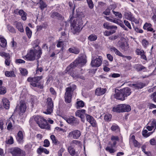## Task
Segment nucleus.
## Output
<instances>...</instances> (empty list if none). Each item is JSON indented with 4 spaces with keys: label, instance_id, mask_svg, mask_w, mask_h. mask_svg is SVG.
I'll use <instances>...</instances> for the list:
<instances>
[{
    "label": "nucleus",
    "instance_id": "obj_62",
    "mask_svg": "<svg viewBox=\"0 0 156 156\" xmlns=\"http://www.w3.org/2000/svg\"><path fill=\"white\" fill-rule=\"evenodd\" d=\"M124 23L125 25L129 29H132V27L131 26L130 23L127 20H124Z\"/></svg>",
    "mask_w": 156,
    "mask_h": 156
},
{
    "label": "nucleus",
    "instance_id": "obj_11",
    "mask_svg": "<svg viewBox=\"0 0 156 156\" xmlns=\"http://www.w3.org/2000/svg\"><path fill=\"white\" fill-rule=\"evenodd\" d=\"M64 119L69 124L74 126L78 125L80 122L79 120L73 116L65 117Z\"/></svg>",
    "mask_w": 156,
    "mask_h": 156
},
{
    "label": "nucleus",
    "instance_id": "obj_48",
    "mask_svg": "<svg viewBox=\"0 0 156 156\" xmlns=\"http://www.w3.org/2000/svg\"><path fill=\"white\" fill-rule=\"evenodd\" d=\"M113 147L111 146H108L106 148L105 150L108 151L110 153L112 154L114 153L115 151L113 149Z\"/></svg>",
    "mask_w": 156,
    "mask_h": 156
},
{
    "label": "nucleus",
    "instance_id": "obj_32",
    "mask_svg": "<svg viewBox=\"0 0 156 156\" xmlns=\"http://www.w3.org/2000/svg\"><path fill=\"white\" fill-rule=\"evenodd\" d=\"M135 68L137 71H139L143 70L144 71H146V69L145 67L140 64H137L135 65Z\"/></svg>",
    "mask_w": 156,
    "mask_h": 156
},
{
    "label": "nucleus",
    "instance_id": "obj_27",
    "mask_svg": "<svg viewBox=\"0 0 156 156\" xmlns=\"http://www.w3.org/2000/svg\"><path fill=\"white\" fill-rule=\"evenodd\" d=\"M145 85L141 82L137 83L135 84H132V87L136 89H141L143 88Z\"/></svg>",
    "mask_w": 156,
    "mask_h": 156
},
{
    "label": "nucleus",
    "instance_id": "obj_19",
    "mask_svg": "<svg viewBox=\"0 0 156 156\" xmlns=\"http://www.w3.org/2000/svg\"><path fill=\"white\" fill-rule=\"evenodd\" d=\"M27 106L25 101L23 100H21L20 102V113H24L26 109Z\"/></svg>",
    "mask_w": 156,
    "mask_h": 156
},
{
    "label": "nucleus",
    "instance_id": "obj_39",
    "mask_svg": "<svg viewBox=\"0 0 156 156\" xmlns=\"http://www.w3.org/2000/svg\"><path fill=\"white\" fill-rule=\"evenodd\" d=\"M39 3L40 4L39 7L41 10H43L47 7V5L43 1H39Z\"/></svg>",
    "mask_w": 156,
    "mask_h": 156
},
{
    "label": "nucleus",
    "instance_id": "obj_59",
    "mask_svg": "<svg viewBox=\"0 0 156 156\" xmlns=\"http://www.w3.org/2000/svg\"><path fill=\"white\" fill-rule=\"evenodd\" d=\"M20 72L23 76H25L27 75L28 73V72L27 70L25 69H22L20 70Z\"/></svg>",
    "mask_w": 156,
    "mask_h": 156
},
{
    "label": "nucleus",
    "instance_id": "obj_64",
    "mask_svg": "<svg viewBox=\"0 0 156 156\" xmlns=\"http://www.w3.org/2000/svg\"><path fill=\"white\" fill-rule=\"evenodd\" d=\"M107 57L108 59L110 61H112L113 60V56L110 54H107Z\"/></svg>",
    "mask_w": 156,
    "mask_h": 156
},
{
    "label": "nucleus",
    "instance_id": "obj_47",
    "mask_svg": "<svg viewBox=\"0 0 156 156\" xmlns=\"http://www.w3.org/2000/svg\"><path fill=\"white\" fill-rule=\"evenodd\" d=\"M26 31L27 35L28 36V38H30L31 37L32 34V31H31L30 29L28 27H26Z\"/></svg>",
    "mask_w": 156,
    "mask_h": 156
},
{
    "label": "nucleus",
    "instance_id": "obj_46",
    "mask_svg": "<svg viewBox=\"0 0 156 156\" xmlns=\"http://www.w3.org/2000/svg\"><path fill=\"white\" fill-rule=\"evenodd\" d=\"M124 16L126 19L129 20H131L132 18L133 17L130 12L128 13L127 12H125Z\"/></svg>",
    "mask_w": 156,
    "mask_h": 156
},
{
    "label": "nucleus",
    "instance_id": "obj_45",
    "mask_svg": "<svg viewBox=\"0 0 156 156\" xmlns=\"http://www.w3.org/2000/svg\"><path fill=\"white\" fill-rule=\"evenodd\" d=\"M37 152L38 153H40L41 152H44L45 153L48 154L49 153V151L46 148H39L37 150Z\"/></svg>",
    "mask_w": 156,
    "mask_h": 156
},
{
    "label": "nucleus",
    "instance_id": "obj_26",
    "mask_svg": "<svg viewBox=\"0 0 156 156\" xmlns=\"http://www.w3.org/2000/svg\"><path fill=\"white\" fill-rule=\"evenodd\" d=\"M122 112H129L131 110V107L128 105L121 104Z\"/></svg>",
    "mask_w": 156,
    "mask_h": 156
},
{
    "label": "nucleus",
    "instance_id": "obj_21",
    "mask_svg": "<svg viewBox=\"0 0 156 156\" xmlns=\"http://www.w3.org/2000/svg\"><path fill=\"white\" fill-rule=\"evenodd\" d=\"M13 25L16 26V28L21 33L24 32V29L22 23L21 22H14Z\"/></svg>",
    "mask_w": 156,
    "mask_h": 156
},
{
    "label": "nucleus",
    "instance_id": "obj_16",
    "mask_svg": "<svg viewBox=\"0 0 156 156\" xmlns=\"http://www.w3.org/2000/svg\"><path fill=\"white\" fill-rule=\"evenodd\" d=\"M74 8H73V12L72 14V16L71 17H72L73 18H78V21H79V20H81L82 21V18H84L85 17V15L84 14V13L82 12H77V17H75L74 16Z\"/></svg>",
    "mask_w": 156,
    "mask_h": 156
},
{
    "label": "nucleus",
    "instance_id": "obj_23",
    "mask_svg": "<svg viewBox=\"0 0 156 156\" xmlns=\"http://www.w3.org/2000/svg\"><path fill=\"white\" fill-rule=\"evenodd\" d=\"M23 132L21 131H19L17 133L16 139L19 143H21L23 141Z\"/></svg>",
    "mask_w": 156,
    "mask_h": 156
},
{
    "label": "nucleus",
    "instance_id": "obj_50",
    "mask_svg": "<svg viewBox=\"0 0 156 156\" xmlns=\"http://www.w3.org/2000/svg\"><path fill=\"white\" fill-rule=\"evenodd\" d=\"M8 30L11 32L16 33V31L15 28L12 26L8 25L7 26Z\"/></svg>",
    "mask_w": 156,
    "mask_h": 156
},
{
    "label": "nucleus",
    "instance_id": "obj_58",
    "mask_svg": "<svg viewBox=\"0 0 156 156\" xmlns=\"http://www.w3.org/2000/svg\"><path fill=\"white\" fill-rule=\"evenodd\" d=\"M44 144L43 146L45 147H48L50 145V143L49 140L47 139L44 140Z\"/></svg>",
    "mask_w": 156,
    "mask_h": 156
},
{
    "label": "nucleus",
    "instance_id": "obj_38",
    "mask_svg": "<svg viewBox=\"0 0 156 156\" xmlns=\"http://www.w3.org/2000/svg\"><path fill=\"white\" fill-rule=\"evenodd\" d=\"M97 39L96 35L94 34H91L88 37V40L90 41H94Z\"/></svg>",
    "mask_w": 156,
    "mask_h": 156
},
{
    "label": "nucleus",
    "instance_id": "obj_51",
    "mask_svg": "<svg viewBox=\"0 0 156 156\" xmlns=\"http://www.w3.org/2000/svg\"><path fill=\"white\" fill-rule=\"evenodd\" d=\"M70 53H72L76 54H78L79 52V51L76 49L75 48H70L68 49Z\"/></svg>",
    "mask_w": 156,
    "mask_h": 156
},
{
    "label": "nucleus",
    "instance_id": "obj_13",
    "mask_svg": "<svg viewBox=\"0 0 156 156\" xmlns=\"http://www.w3.org/2000/svg\"><path fill=\"white\" fill-rule=\"evenodd\" d=\"M115 94L114 95V97L115 98L119 100L123 101L125 99L123 93L121 91V90H119L115 89Z\"/></svg>",
    "mask_w": 156,
    "mask_h": 156
},
{
    "label": "nucleus",
    "instance_id": "obj_30",
    "mask_svg": "<svg viewBox=\"0 0 156 156\" xmlns=\"http://www.w3.org/2000/svg\"><path fill=\"white\" fill-rule=\"evenodd\" d=\"M18 14L21 16V18L23 20H25L27 19V14L23 10L20 9L18 11Z\"/></svg>",
    "mask_w": 156,
    "mask_h": 156
},
{
    "label": "nucleus",
    "instance_id": "obj_15",
    "mask_svg": "<svg viewBox=\"0 0 156 156\" xmlns=\"http://www.w3.org/2000/svg\"><path fill=\"white\" fill-rule=\"evenodd\" d=\"M111 140V141L109 142L108 144L112 147H115L117 142L119 140V138L117 136H112Z\"/></svg>",
    "mask_w": 156,
    "mask_h": 156
},
{
    "label": "nucleus",
    "instance_id": "obj_28",
    "mask_svg": "<svg viewBox=\"0 0 156 156\" xmlns=\"http://www.w3.org/2000/svg\"><path fill=\"white\" fill-rule=\"evenodd\" d=\"M78 65L77 63L75 62V61L72 63L70 65L68 66L66 69V70L67 71H73V69L77 66V65Z\"/></svg>",
    "mask_w": 156,
    "mask_h": 156
},
{
    "label": "nucleus",
    "instance_id": "obj_22",
    "mask_svg": "<svg viewBox=\"0 0 156 156\" xmlns=\"http://www.w3.org/2000/svg\"><path fill=\"white\" fill-rule=\"evenodd\" d=\"M86 62V59L82 56L78 58L75 61V63L78 64H80L81 65H84Z\"/></svg>",
    "mask_w": 156,
    "mask_h": 156
},
{
    "label": "nucleus",
    "instance_id": "obj_3",
    "mask_svg": "<svg viewBox=\"0 0 156 156\" xmlns=\"http://www.w3.org/2000/svg\"><path fill=\"white\" fill-rule=\"evenodd\" d=\"M76 88V86L74 84H70L69 87L66 89V92L65 94V100L66 103H70L71 101L72 95L74 91Z\"/></svg>",
    "mask_w": 156,
    "mask_h": 156
},
{
    "label": "nucleus",
    "instance_id": "obj_10",
    "mask_svg": "<svg viewBox=\"0 0 156 156\" xmlns=\"http://www.w3.org/2000/svg\"><path fill=\"white\" fill-rule=\"evenodd\" d=\"M80 71H81V70L76 69L74 71L73 70V71H67V73L74 78L83 79L84 77L81 75L82 73L80 72Z\"/></svg>",
    "mask_w": 156,
    "mask_h": 156
},
{
    "label": "nucleus",
    "instance_id": "obj_24",
    "mask_svg": "<svg viewBox=\"0 0 156 156\" xmlns=\"http://www.w3.org/2000/svg\"><path fill=\"white\" fill-rule=\"evenodd\" d=\"M2 101L4 108L6 109H9V108L10 102L8 99L4 98L2 99Z\"/></svg>",
    "mask_w": 156,
    "mask_h": 156
},
{
    "label": "nucleus",
    "instance_id": "obj_7",
    "mask_svg": "<svg viewBox=\"0 0 156 156\" xmlns=\"http://www.w3.org/2000/svg\"><path fill=\"white\" fill-rule=\"evenodd\" d=\"M46 104L47 109L44 113L47 114H50L52 112L53 109V101L51 98H47Z\"/></svg>",
    "mask_w": 156,
    "mask_h": 156
},
{
    "label": "nucleus",
    "instance_id": "obj_9",
    "mask_svg": "<svg viewBox=\"0 0 156 156\" xmlns=\"http://www.w3.org/2000/svg\"><path fill=\"white\" fill-rule=\"evenodd\" d=\"M102 58L101 56H99L97 58L93 57L91 63L92 66L94 67L100 66L102 64Z\"/></svg>",
    "mask_w": 156,
    "mask_h": 156
},
{
    "label": "nucleus",
    "instance_id": "obj_42",
    "mask_svg": "<svg viewBox=\"0 0 156 156\" xmlns=\"http://www.w3.org/2000/svg\"><path fill=\"white\" fill-rule=\"evenodd\" d=\"M105 18L108 21L111 22H113L117 24H119V22L117 20L115 19H112L110 17L105 16Z\"/></svg>",
    "mask_w": 156,
    "mask_h": 156
},
{
    "label": "nucleus",
    "instance_id": "obj_56",
    "mask_svg": "<svg viewBox=\"0 0 156 156\" xmlns=\"http://www.w3.org/2000/svg\"><path fill=\"white\" fill-rule=\"evenodd\" d=\"M111 10V9L108 6L105 10L103 12V13L106 15H109L110 13Z\"/></svg>",
    "mask_w": 156,
    "mask_h": 156
},
{
    "label": "nucleus",
    "instance_id": "obj_54",
    "mask_svg": "<svg viewBox=\"0 0 156 156\" xmlns=\"http://www.w3.org/2000/svg\"><path fill=\"white\" fill-rule=\"evenodd\" d=\"M87 3L89 8L90 9H92L94 7V4L92 0H87Z\"/></svg>",
    "mask_w": 156,
    "mask_h": 156
},
{
    "label": "nucleus",
    "instance_id": "obj_41",
    "mask_svg": "<svg viewBox=\"0 0 156 156\" xmlns=\"http://www.w3.org/2000/svg\"><path fill=\"white\" fill-rule=\"evenodd\" d=\"M84 106V103L82 101H78L76 102V108L77 109L83 107Z\"/></svg>",
    "mask_w": 156,
    "mask_h": 156
},
{
    "label": "nucleus",
    "instance_id": "obj_29",
    "mask_svg": "<svg viewBox=\"0 0 156 156\" xmlns=\"http://www.w3.org/2000/svg\"><path fill=\"white\" fill-rule=\"evenodd\" d=\"M111 51H113L115 54L119 56L124 58L125 55H123L117 49L114 47H112L110 49Z\"/></svg>",
    "mask_w": 156,
    "mask_h": 156
},
{
    "label": "nucleus",
    "instance_id": "obj_36",
    "mask_svg": "<svg viewBox=\"0 0 156 156\" xmlns=\"http://www.w3.org/2000/svg\"><path fill=\"white\" fill-rule=\"evenodd\" d=\"M68 151L70 155L71 156H74L76 154L75 149L71 146L68 147Z\"/></svg>",
    "mask_w": 156,
    "mask_h": 156
},
{
    "label": "nucleus",
    "instance_id": "obj_55",
    "mask_svg": "<svg viewBox=\"0 0 156 156\" xmlns=\"http://www.w3.org/2000/svg\"><path fill=\"white\" fill-rule=\"evenodd\" d=\"M112 12L116 16L120 18H121L122 17V15L121 13L119 12H115L113 10L112 11Z\"/></svg>",
    "mask_w": 156,
    "mask_h": 156
},
{
    "label": "nucleus",
    "instance_id": "obj_18",
    "mask_svg": "<svg viewBox=\"0 0 156 156\" xmlns=\"http://www.w3.org/2000/svg\"><path fill=\"white\" fill-rule=\"evenodd\" d=\"M121 90L125 98L129 96L131 93L130 89L128 87L121 89Z\"/></svg>",
    "mask_w": 156,
    "mask_h": 156
},
{
    "label": "nucleus",
    "instance_id": "obj_34",
    "mask_svg": "<svg viewBox=\"0 0 156 156\" xmlns=\"http://www.w3.org/2000/svg\"><path fill=\"white\" fill-rule=\"evenodd\" d=\"M52 18H55L58 19H60L62 18V16L59 13L54 12H53L51 16Z\"/></svg>",
    "mask_w": 156,
    "mask_h": 156
},
{
    "label": "nucleus",
    "instance_id": "obj_25",
    "mask_svg": "<svg viewBox=\"0 0 156 156\" xmlns=\"http://www.w3.org/2000/svg\"><path fill=\"white\" fill-rule=\"evenodd\" d=\"M151 27V23H146L143 26V28L144 30H147L148 31L154 32L155 31Z\"/></svg>",
    "mask_w": 156,
    "mask_h": 156
},
{
    "label": "nucleus",
    "instance_id": "obj_33",
    "mask_svg": "<svg viewBox=\"0 0 156 156\" xmlns=\"http://www.w3.org/2000/svg\"><path fill=\"white\" fill-rule=\"evenodd\" d=\"M7 44L6 40L0 35V45L2 47H5Z\"/></svg>",
    "mask_w": 156,
    "mask_h": 156
},
{
    "label": "nucleus",
    "instance_id": "obj_61",
    "mask_svg": "<svg viewBox=\"0 0 156 156\" xmlns=\"http://www.w3.org/2000/svg\"><path fill=\"white\" fill-rule=\"evenodd\" d=\"M142 44L144 48H146L148 44V42L146 40L144 39L142 41Z\"/></svg>",
    "mask_w": 156,
    "mask_h": 156
},
{
    "label": "nucleus",
    "instance_id": "obj_5",
    "mask_svg": "<svg viewBox=\"0 0 156 156\" xmlns=\"http://www.w3.org/2000/svg\"><path fill=\"white\" fill-rule=\"evenodd\" d=\"M104 27L108 30H110V31H105L103 33L105 36H108L114 34L117 29V27L115 26L110 25L108 22H106L103 24Z\"/></svg>",
    "mask_w": 156,
    "mask_h": 156
},
{
    "label": "nucleus",
    "instance_id": "obj_53",
    "mask_svg": "<svg viewBox=\"0 0 156 156\" xmlns=\"http://www.w3.org/2000/svg\"><path fill=\"white\" fill-rule=\"evenodd\" d=\"M112 117V115L110 114H106L104 116L105 120L107 121H110Z\"/></svg>",
    "mask_w": 156,
    "mask_h": 156
},
{
    "label": "nucleus",
    "instance_id": "obj_49",
    "mask_svg": "<svg viewBox=\"0 0 156 156\" xmlns=\"http://www.w3.org/2000/svg\"><path fill=\"white\" fill-rule=\"evenodd\" d=\"M6 92V88L4 86L0 87V94H4Z\"/></svg>",
    "mask_w": 156,
    "mask_h": 156
},
{
    "label": "nucleus",
    "instance_id": "obj_52",
    "mask_svg": "<svg viewBox=\"0 0 156 156\" xmlns=\"http://www.w3.org/2000/svg\"><path fill=\"white\" fill-rule=\"evenodd\" d=\"M111 129L112 131H115L116 130L118 131L119 130L118 126L116 124L113 125L111 126Z\"/></svg>",
    "mask_w": 156,
    "mask_h": 156
},
{
    "label": "nucleus",
    "instance_id": "obj_8",
    "mask_svg": "<svg viewBox=\"0 0 156 156\" xmlns=\"http://www.w3.org/2000/svg\"><path fill=\"white\" fill-rule=\"evenodd\" d=\"M9 153L12 156H24L23 151L17 147H12L9 150Z\"/></svg>",
    "mask_w": 156,
    "mask_h": 156
},
{
    "label": "nucleus",
    "instance_id": "obj_31",
    "mask_svg": "<svg viewBox=\"0 0 156 156\" xmlns=\"http://www.w3.org/2000/svg\"><path fill=\"white\" fill-rule=\"evenodd\" d=\"M120 47L124 51L128 50L129 48V45L127 42H122L120 45Z\"/></svg>",
    "mask_w": 156,
    "mask_h": 156
},
{
    "label": "nucleus",
    "instance_id": "obj_57",
    "mask_svg": "<svg viewBox=\"0 0 156 156\" xmlns=\"http://www.w3.org/2000/svg\"><path fill=\"white\" fill-rule=\"evenodd\" d=\"M151 126L152 127V128H153L154 130L156 128V121L155 119H153L152 121L151 124Z\"/></svg>",
    "mask_w": 156,
    "mask_h": 156
},
{
    "label": "nucleus",
    "instance_id": "obj_20",
    "mask_svg": "<svg viewBox=\"0 0 156 156\" xmlns=\"http://www.w3.org/2000/svg\"><path fill=\"white\" fill-rule=\"evenodd\" d=\"M106 89L105 88H97L95 91V94L98 96H100L104 94Z\"/></svg>",
    "mask_w": 156,
    "mask_h": 156
},
{
    "label": "nucleus",
    "instance_id": "obj_1",
    "mask_svg": "<svg viewBox=\"0 0 156 156\" xmlns=\"http://www.w3.org/2000/svg\"><path fill=\"white\" fill-rule=\"evenodd\" d=\"M42 53L41 50L38 51L35 49H31L25 56V59L30 61H33L35 59L38 60Z\"/></svg>",
    "mask_w": 156,
    "mask_h": 156
},
{
    "label": "nucleus",
    "instance_id": "obj_63",
    "mask_svg": "<svg viewBox=\"0 0 156 156\" xmlns=\"http://www.w3.org/2000/svg\"><path fill=\"white\" fill-rule=\"evenodd\" d=\"M150 144L152 145H154L156 144V140L154 138H152L150 140Z\"/></svg>",
    "mask_w": 156,
    "mask_h": 156
},
{
    "label": "nucleus",
    "instance_id": "obj_2",
    "mask_svg": "<svg viewBox=\"0 0 156 156\" xmlns=\"http://www.w3.org/2000/svg\"><path fill=\"white\" fill-rule=\"evenodd\" d=\"M70 21L71 29L73 34H75L79 32L81 30L80 28L83 23V21L81 20L78 21V18L73 19L71 17L70 18Z\"/></svg>",
    "mask_w": 156,
    "mask_h": 156
},
{
    "label": "nucleus",
    "instance_id": "obj_14",
    "mask_svg": "<svg viewBox=\"0 0 156 156\" xmlns=\"http://www.w3.org/2000/svg\"><path fill=\"white\" fill-rule=\"evenodd\" d=\"M86 111L84 109L77 110L75 113L76 116L81 119V121L84 122L85 116L87 115L85 113Z\"/></svg>",
    "mask_w": 156,
    "mask_h": 156
},
{
    "label": "nucleus",
    "instance_id": "obj_17",
    "mask_svg": "<svg viewBox=\"0 0 156 156\" xmlns=\"http://www.w3.org/2000/svg\"><path fill=\"white\" fill-rule=\"evenodd\" d=\"M86 118L87 120L91 124L92 126L94 127L96 126V121L92 116L89 115H86Z\"/></svg>",
    "mask_w": 156,
    "mask_h": 156
},
{
    "label": "nucleus",
    "instance_id": "obj_43",
    "mask_svg": "<svg viewBox=\"0 0 156 156\" xmlns=\"http://www.w3.org/2000/svg\"><path fill=\"white\" fill-rule=\"evenodd\" d=\"M152 133V132H148V131L147 129L144 130L142 132L143 136L146 137L150 136Z\"/></svg>",
    "mask_w": 156,
    "mask_h": 156
},
{
    "label": "nucleus",
    "instance_id": "obj_12",
    "mask_svg": "<svg viewBox=\"0 0 156 156\" xmlns=\"http://www.w3.org/2000/svg\"><path fill=\"white\" fill-rule=\"evenodd\" d=\"M81 135V133L80 130H75L70 132L68 136V137H72L74 139H78Z\"/></svg>",
    "mask_w": 156,
    "mask_h": 156
},
{
    "label": "nucleus",
    "instance_id": "obj_60",
    "mask_svg": "<svg viewBox=\"0 0 156 156\" xmlns=\"http://www.w3.org/2000/svg\"><path fill=\"white\" fill-rule=\"evenodd\" d=\"M10 57L8 58H5V63L6 65L9 66L10 65Z\"/></svg>",
    "mask_w": 156,
    "mask_h": 156
},
{
    "label": "nucleus",
    "instance_id": "obj_44",
    "mask_svg": "<svg viewBox=\"0 0 156 156\" xmlns=\"http://www.w3.org/2000/svg\"><path fill=\"white\" fill-rule=\"evenodd\" d=\"M50 138L52 140L53 143L56 145L59 144V142L56 139L55 136L52 135L50 136Z\"/></svg>",
    "mask_w": 156,
    "mask_h": 156
},
{
    "label": "nucleus",
    "instance_id": "obj_37",
    "mask_svg": "<svg viewBox=\"0 0 156 156\" xmlns=\"http://www.w3.org/2000/svg\"><path fill=\"white\" fill-rule=\"evenodd\" d=\"M137 54L141 56V58L144 59H146V57L144 55V53L143 50H140V49H137Z\"/></svg>",
    "mask_w": 156,
    "mask_h": 156
},
{
    "label": "nucleus",
    "instance_id": "obj_6",
    "mask_svg": "<svg viewBox=\"0 0 156 156\" xmlns=\"http://www.w3.org/2000/svg\"><path fill=\"white\" fill-rule=\"evenodd\" d=\"M34 119L41 128L45 129L47 126V120L45 119L38 115L34 116Z\"/></svg>",
    "mask_w": 156,
    "mask_h": 156
},
{
    "label": "nucleus",
    "instance_id": "obj_35",
    "mask_svg": "<svg viewBox=\"0 0 156 156\" xmlns=\"http://www.w3.org/2000/svg\"><path fill=\"white\" fill-rule=\"evenodd\" d=\"M112 111L114 112L119 113L122 112L121 104L119 105H117L116 107L113 108Z\"/></svg>",
    "mask_w": 156,
    "mask_h": 156
},
{
    "label": "nucleus",
    "instance_id": "obj_4",
    "mask_svg": "<svg viewBox=\"0 0 156 156\" xmlns=\"http://www.w3.org/2000/svg\"><path fill=\"white\" fill-rule=\"evenodd\" d=\"M42 78V76H41L34 77H29L27 81L30 82V84L34 87H37L42 89L43 87L40 82V80Z\"/></svg>",
    "mask_w": 156,
    "mask_h": 156
},
{
    "label": "nucleus",
    "instance_id": "obj_40",
    "mask_svg": "<svg viewBox=\"0 0 156 156\" xmlns=\"http://www.w3.org/2000/svg\"><path fill=\"white\" fill-rule=\"evenodd\" d=\"M5 75L8 77H13L15 76L14 72L13 71H6L5 72Z\"/></svg>",
    "mask_w": 156,
    "mask_h": 156
}]
</instances>
